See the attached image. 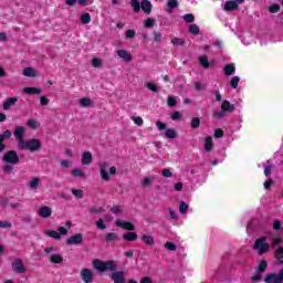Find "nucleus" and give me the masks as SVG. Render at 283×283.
Returning <instances> with one entry per match:
<instances>
[{"label":"nucleus","mask_w":283,"mask_h":283,"mask_svg":"<svg viewBox=\"0 0 283 283\" xmlns=\"http://www.w3.org/2000/svg\"><path fill=\"white\" fill-rule=\"evenodd\" d=\"M17 149L20 151L36 154V151H41V149H43V144H41V139L39 138H29L22 140L21 144H17Z\"/></svg>","instance_id":"obj_1"},{"label":"nucleus","mask_w":283,"mask_h":283,"mask_svg":"<svg viewBox=\"0 0 283 283\" xmlns=\"http://www.w3.org/2000/svg\"><path fill=\"white\" fill-rule=\"evenodd\" d=\"M99 176L105 182L112 180V176H116V167L111 166L107 163L99 164Z\"/></svg>","instance_id":"obj_2"},{"label":"nucleus","mask_w":283,"mask_h":283,"mask_svg":"<svg viewBox=\"0 0 283 283\" xmlns=\"http://www.w3.org/2000/svg\"><path fill=\"white\" fill-rule=\"evenodd\" d=\"M93 268L99 273H105V271H116V262L93 260Z\"/></svg>","instance_id":"obj_3"},{"label":"nucleus","mask_w":283,"mask_h":283,"mask_svg":"<svg viewBox=\"0 0 283 283\" xmlns=\"http://www.w3.org/2000/svg\"><path fill=\"white\" fill-rule=\"evenodd\" d=\"M1 160L4 165H19L20 158L17 150H8L2 155Z\"/></svg>","instance_id":"obj_4"},{"label":"nucleus","mask_w":283,"mask_h":283,"mask_svg":"<svg viewBox=\"0 0 283 283\" xmlns=\"http://www.w3.org/2000/svg\"><path fill=\"white\" fill-rule=\"evenodd\" d=\"M271 249V245L266 243V238L262 237L258 239L253 245V250L258 251L259 255H264Z\"/></svg>","instance_id":"obj_5"},{"label":"nucleus","mask_w":283,"mask_h":283,"mask_svg":"<svg viewBox=\"0 0 283 283\" xmlns=\"http://www.w3.org/2000/svg\"><path fill=\"white\" fill-rule=\"evenodd\" d=\"M265 283H283V268L279 270V273L270 272L264 277Z\"/></svg>","instance_id":"obj_6"},{"label":"nucleus","mask_w":283,"mask_h":283,"mask_svg":"<svg viewBox=\"0 0 283 283\" xmlns=\"http://www.w3.org/2000/svg\"><path fill=\"white\" fill-rule=\"evenodd\" d=\"M11 269L15 272V273H25L28 271V269L25 268V264H23V260L21 259H15L12 263H11Z\"/></svg>","instance_id":"obj_7"},{"label":"nucleus","mask_w":283,"mask_h":283,"mask_svg":"<svg viewBox=\"0 0 283 283\" xmlns=\"http://www.w3.org/2000/svg\"><path fill=\"white\" fill-rule=\"evenodd\" d=\"M25 127L24 126H17L15 129L13 130V136L18 143V145H21L22 140H25Z\"/></svg>","instance_id":"obj_8"},{"label":"nucleus","mask_w":283,"mask_h":283,"mask_svg":"<svg viewBox=\"0 0 283 283\" xmlns=\"http://www.w3.org/2000/svg\"><path fill=\"white\" fill-rule=\"evenodd\" d=\"M65 242L69 247H74L76 244H83V234L75 233V234L69 237Z\"/></svg>","instance_id":"obj_9"},{"label":"nucleus","mask_w":283,"mask_h":283,"mask_svg":"<svg viewBox=\"0 0 283 283\" xmlns=\"http://www.w3.org/2000/svg\"><path fill=\"white\" fill-rule=\"evenodd\" d=\"M244 3V0H228L224 4L226 12H233V10H238L239 6Z\"/></svg>","instance_id":"obj_10"},{"label":"nucleus","mask_w":283,"mask_h":283,"mask_svg":"<svg viewBox=\"0 0 283 283\" xmlns=\"http://www.w3.org/2000/svg\"><path fill=\"white\" fill-rule=\"evenodd\" d=\"M115 227H119V229H125L126 231H134L136 229V226H134V223L122 219H117L115 221Z\"/></svg>","instance_id":"obj_11"},{"label":"nucleus","mask_w":283,"mask_h":283,"mask_svg":"<svg viewBox=\"0 0 283 283\" xmlns=\"http://www.w3.org/2000/svg\"><path fill=\"white\" fill-rule=\"evenodd\" d=\"M117 56H118V59L124 61V63H132V60L134 59V56L132 55V52H129L125 49L118 50Z\"/></svg>","instance_id":"obj_12"},{"label":"nucleus","mask_w":283,"mask_h":283,"mask_svg":"<svg viewBox=\"0 0 283 283\" xmlns=\"http://www.w3.org/2000/svg\"><path fill=\"white\" fill-rule=\"evenodd\" d=\"M81 277L85 283H93L94 282V272L90 269H83L81 271Z\"/></svg>","instance_id":"obj_13"},{"label":"nucleus","mask_w":283,"mask_h":283,"mask_svg":"<svg viewBox=\"0 0 283 283\" xmlns=\"http://www.w3.org/2000/svg\"><path fill=\"white\" fill-rule=\"evenodd\" d=\"M38 216L44 219L52 218V209L50 206H42L38 209Z\"/></svg>","instance_id":"obj_14"},{"label":"nucleus","mask_w":283,"mask_h":283,"mask_svg":"<svg viewBox=\"0 0 283 283\" xmlns=\"http://www.w3.org/2000/svg\"><path fill=\"white\" fill-rule=\"evenodd\" d=\"M12 138V132L10 129H7L2 135L0 134V154L2 151H6V139Z\"/></svg>","instance_id":"obj_15"},{"label":"nucleus","mask_w":283,"mask_h":283,"mask_svg":"<svg viewBox=\"0 0 283 283\" xmlns=\"http://www.w3.org/2000/svg\"><path fill=\"white\" fill-rule=\"evenodd\" d=\"M92 160H94V156H92L91 151H84L82 154L81 163H82L83 167H87V166L92 165Z\"/></svg>","instance_id":"obj_16"},{"label":"nucleus","mask_w":283,"mask_h":283,"mask_svg":"<svg viewBox=\"0 0 283 283\" xmlns=\"http://www.w3.org/2000/svg\"><path fill=\"white\" fill-rule=\"evenodd\" d=\"M140 240L144 244H146V247H154V244H156V240L149 233L142 234Z\"/></svg>","instance_id":"obj_17"},{"label":"nucleus","mask_w":283,"mask_h":283,"mask_svg":"<svg viewBox=\"0 0 283 283\" xmlns=\"http://www.w3.org/2000/svg\"><path fill=\"white\" fill-rule=\"evenodd\" d=\"M22 74L29 78H36V76H39V71L34 67H24L22 70Z\"/></svg>","instance_id":"obj_18"},{"label":"nucleus","mask_w":283,"mask_h":283,"mask_svg":"<svg viewBox=\"0 0 283 283\" xmlns=\"http://www.w3.org/2000/svg\"><path fill=\"white\" fill-rule=\"evenodd\" d=\"M41 187V178L39 177H33L29 180V189L31 191H36Z\"/></svg>","instance_id":"obj_19"},{"label":"nucleus","mask_w":283,"mask_h":283,"mask_svg":"<svg viewBox=\"0 0 283 283\" xmlns=\"http://www.w3.org/2000/svg\"><path fill=\"white\" fill-rule=\"evenodd\" d=\"M19 102L18 97H9L3 102V109L6 112H8V109H10V107H13V105H17V103Z\"/></svg>","instance_id":"obj_20"},{"label":"nucleus","mask_w":283,"mask_h":283,"mask_svg":"<svg viewBox=\"0 0 283 283\" xmlns=\"http://www.w3.org/2000/svg\"><path fill=\"white\" fill-rule=\"evenodd\" d=\"M111 277L114 283H125V272H114Z\"/></svg>","instance_id":"obj_21"},{"label":"nucleus","mask_w":283,"mask_h":283,"mask_svg":"<svg viewBox=\"0 0 283 283\" xmlns=\"http://www.w3.org/2000/svg\"><path fill=\"white\" fill-rule=\"evenodd\" d=\"M140 8L145 14H151V8H154V6L149 0H143L140 2Z\"/></svg>","instance_id":"obj_22"},{"label":"nucleus","mask_w":283,"mask_h":283,"mask_svg":"<svg viewBox=\"0 0 283 283\" xmlns=\"http://www.w3.org/2000/svg\"><path fill=\"white\" fill-rule=\"evenodd\" d=\"M71 176H73V178H82V180H85V178H87V175L81 168H73L71 170Z\"/></svg>","instance_id":"obj_23"},{"label":"nucleus","mask_w":283,"mask_h":283,"mask_svg":"<svg viewBox=\"0 0 283 283\" xmlns=\"http://www.w3.org/2000/svg\"><path fill=\"white\" fill-rule=\"evenodd\" d=\"M49 262H51V264H63V255L53 253L49 256Z\"/></svg>","instance_id":"obj_24"},{"label":"nucleus","mask_w":283,"mask_h":283,"mask_svg":"<svg viewBox=\"0 0 283 283\" xmlns=\"http://www.w3.org/2000/svg\"><path fill=\"white\" fill-rule=\"evenodd\" d=\"M165 138H169L171 140L178 138V130L175 128H166L164 132Z\"/></svg>","instance_id":"obj_25"},{"label":"nucleus","mask_w":283,"mask_h":283,"mask_svg":"<svg viewBox=\"0 0 283 283\" xmlns=\"http://www.w3.org/2000/svg\"><path fill=\"white\" fill-rule=\"evenodd\" d=\"M22 92L23 94H28L29 96H34L41 94L42 90L39 87H24Z\"/></svg>","instance_id":"obj_26"},{"label":"nucleus","mask_w":283,"mask_h":283,"mask_svg":"<svg viewBox=\"0 0 283 283\" xmlns=\"http://www.w3.org/2000/svg\"><path fill=\"white\" fill-rule=\"evenodd\" d=\"M27 127H29V129H39L41 127V123H39V120L34 119V118H29L27 120Z\"/></svg>","instance_id":"obj_27"},{"label":"nucleus","mask_w":283,"mask_h":283,"mask_svg":"<svg viewBox=\"0 0 283 283\" xmlns=\"http://www.w3.org/2000/svg\"><path fill=\"white\" fill-rule=\"evenodd\" d=\"M221 111L224 112H234L235 111V106H233V104H231L229 101H223L221 104Z\"/></svg>","instance_id":"obj_28"},{"label":"nucleus","mask_w":283,"mask_h":283,"mask_svg":"<svg viewBox=\"0 0 283 283\" xmlns=\"http://www.w3.org/2000/svg\"><path fill=\"white\" fill-rule=\"evenodd\" d=\"M43 234L53 238V240H61V234L56 230H44Z\"/></svg>","instance_id":"obj_29"},{"label":"nucleus","mask_w":283,"mask_h":283,"mask_svg":"<svg viewBox=\"0 0 283 283\" xmlns=\"http://www.w3.org/2000/svg\"><path fill=\"white\" fill-rule=\"evenodd\" d=\"M80 107H92L94 102L90 97H83L78 99Z\"/></svg>","instance_id":"obj_30"},{"label":"nucleus","mask_w":283,"mask_h":283,"mask_svg":"<svg viewBox=\"0 0 283 283\" xmlns=\"http://www.w3.org/2000/svg\"><path fill=\"white\" fill-rule=\"evenodd\" d=\"M123 240H126L127 242H136L138 240V234L136 232H128L123 234Z\"/></svg>","instance_id":"obj_31"},{"label":"nucleus","mask_w":283,"mask_h":283,"mask_svg":"<svg viewBox=\"0 0 283 283\" xmlns=\"http://www.w3.org/2000/svg\"><path fill=\"white\" fill-rule=\"evenodd\" d=\"M120 239V235H118L117 233L115 232H108L106 233L105 235V241L106 242H116Z\"/></svg>","instance_id":"obj_32"},{"label":"nucleus","mask_w":283,"mask_h":283,"mask_svg":"<svg viewBox=\"0 0 283 283\" xmlns=\"http://www.w3.org/2000/svg\"><path fill=\"white\" fill-rule=\"evenodd\" d=\"M274 258L277 260L280 264H283V245L279 247L274 251Z\"/></svg>","instance_id":"obj_33"},{"label":"nucleus","mask_w":283,"mask_h":283,"mask_svg":"<svg viewBox=\"0 0 283 283\" xmlns=\"http://www.w3.org/2000/svg\"><path fill=\"white\" fill-rule=\"evenodd\" d=\"M154 180H156V177H144L142 179V187H144V189H147L148 187H151V182H154Z\"/></svg>","instance_id":"obj_34"},{"label":"nucleus","mask_w":283,"mask_h":283,"mask_svg":"<svg viewBox=\"0 0 283 283\" xmlns=\"http://www.w3.org/2000/svg\"><path fill=\"white\" fill-rule=\"evenodd\" d=\"M213 149V137L208 136L205 138V151H211Z\"/></svg>","instance_id":"obj_35"},{"label":"nucleus","mask_w":283,"mask_h":283,"mask_svg":"<svg viewBox=\"0 0 283 283\" xmlns=\"http://www.w3.org/2000/svg\"><path fill=\"white\" fill-rule=\"evenodd\" d=\"M269 268V263L265 260H261L256 266L259 273H264Z\"/></svg>","instance_id":"obj_36"},{"label":"nucleus","mask_w":283,"mask_h":283,"mask_svg":"<svg viewBox=\"0 0 283 283\" xmlns=\"http://www.w3.org/2000/svg\"><path fill=\"white\" fill-rule=\"evenodd\" d=\"M71 193L76 198L77 200H82L84 192L81 189L72 188Z\"/></svg>","instance_id":"obj_37"},{"label":"nucleus","mask_w":283,"mask_h":283,"mask_svg":"<svg viewBox=\"0 0 283 283\" xmlns=\"http://www.w3.org/2000/svg\"><path fill=\"white\" fill-rule=\"evenodd\" d=\"M80 20H81V23H83L84 25H87L92 22V15H90V13H83Z\"/></svg>","instance_id":"obj_38"},{"label":"nucleus","mask_w":283,"mask_h":283,"mask_svg":"<svg viewBox=\"0 0 283 283\" xmlns=\"http://www.w3.org/2000/svg\"><path fill=\"white\" fill-rule=\"evenodd\" d=\"M224 74H226L227 76H231V75L235 74V66H233V64H228V65H226V67H224Z\"/></svg>","instance_id":"obj_39"},{"label":"nucleus","mask_w":283,"mask_h":283,"mask_svg":"<svg viewBox=\"0 0 283 283\" xmlns=\"http://www.w3.org/2000/svg\"><path fill=\"white\" fill-rule=\"evenodd\" d=\"M199 63H200L201 67H205V70H208V67H209V59H207L206 55L199 56Z\"/></svg>","instance_id":"obj_40"},{"label":"nucleus","mask_w":283,"mask_h":283,"mask_svg":"<svg viewBox=\"0 0 283 283\" xmlns=\"http://www.w3.org/2000/svg\"><path fill=\"white\" fill-rule=\"evenodd\" d=\"M133 123H135L137 125V127H143L145 120L143 119V117L140 116H132L130 117Z\"/></svg>","instance_id":"obj_41"},{"label":"nucleus","mask_w":283,"mask_h":283,"mask_svg":"<svg viewBox=\"0 0 283 283\" xmlns=\"http://www.w3.org/2000/svg\"><path fill=\"white\" fill-rule=\"evenodd\" d=\"M171 44L175 45V46H182V45H185V39L172 38L171 39Z\"/></svg>","instance_id":"obj_42"},{"label":"nucleus","mask_w":283,"mask_h":283,"mask_svg":"<svg viewBox=\"0 0 283 283\" xmlns=\"http://www.w3.org/2000/svg\"><path fill=\"white\" fill-rule=\"evenodd\" d=\"M154 25H156V20L154 18H147L144 21V27L145 28H154Z\"/></svg>","instance_id":"obj_43"},{"label":"nucleus","mask_w":283,"mask_h":283,"mask_svg":"<svg viewBox=\"0 0 283 283\" xmlns=\"http://www.w3.org/2000/svg\"><path fill=\"white\" fill-rule=\"evenodd\" d=\"M168 6V12H172L174 8H178V0H168L167 2Z\"/></svg>","instance_id":"obj_44"},{"label":"nucleus","mask_w":283,"mask_h":283,"mask_svg":"<svg viewBox=\"0 0 283 283\" xmlns=\"http://www.w3.org/2000/svg\"><path fill=\"white\" fill-rule=\"evenodd\" d=\"M130 6H132L134 12H140V1L132 0Z\"/></svg>","instance_id":"obj_45"},{"label":"nucleus","mask_w":283,"mask_h":283,"mask_svg":"<svg viewBox=\"0 0 283 283\" xmlns=\"http://www.w3.org/2000/svg\"><path fill=\"white\" fill-rule=\"evenodd\" d=\"M190 127H191L192 129H198V127H200V118L193 117V118L191 119Z\"/></svg>","instance_id":"obj_46"},{"label":"nucleus","mask_w":283,"mask_h":283,"mask_svg":"<svg viewBox=\"0 0 283 283\" xmlns=\"http://www.w3.org/2000/svg\"><path fill=\"white\" fill-rule=\"evenodd\" d=\"M280 10H281L280 4H271V6L269 7V12H270L271 14H275V13L280 12Z\"/></svg>","instance_id":"obj_47"},{"label":"nucleus","mask_w":283,"mask_h":283,"mask_svg":"<svg viewBox=\"0 0 283 283\" xmlns=\"http://www.w3.org/2000/svg\"><path fill=\"white\" fill-rule=\"evenodd\" d=\"M155 125H156L158 132H166V129H167V124H165V123H163L160 120H157L155 123Z\"/></svg>","instance_id":"obj_48"},{"label":"nucleus","mask_w":283,"mask_h":283,"mask_svg":"<svg viewBox=\"0 0 283 283\" xmlns=\"http://www.w3.org/2000/svg\"><path fill=\"white\" fill-rule=\"evenodd\" d=\"M2 171L4 174H12V171H14V167H12V164H7L2 167Z\"/></svg>","instance_id":"obj_49"},{"label":"nucleus","mask_w":283,"mask_h":283,"mask_svg":"<svg viewBox=\"0 0 283 283\" xmlns=\"http://www.w3.org/2000/svg\"><path fill=\"white\" fill-rule=\"evenodd\" d=\"M96 227L97 229H99L101 231H104V229H107V226L105 224V221L103 219H98L96 221Z\"/></svg>","instance_id":"obj_50"},{"label":"nucleus","mask_w":283,"mask_h":283,"mask_svg":"<svg viewBox=\"0 0 283 283\" xmlns=\"http://www.w3.org/2000/svg\"><path fill=\"white\" fill-rule=\"evenodd\" d=\"M184 21H186V23H193V21H196V17L191 13H187L184 15Z\"/></svg>","instance_id":"obj_51"},{"label":"nucleus","mask_w":283,"mask_h":283,"mask_svg":"<svg viewBox=\"0 0 283 283\" xmlns=\"http://www.w3.org/2000/svg\"><path fill=\"white\" fill-rule=\"evenodd\" d=\"M92 65L94 67H103V60L95 57L92 60Z\"/></svg>","instance_id":"obj_52"},{"label":"nucleus","mask_w":283,"mask_h":283,"mask_svg":"<svg viewBox=\"0 0 283 283\" xmlns=\"http://www.w3.org/2000/svg\"><path fill=\"white\" fill-rule=\"evenodd\" d=\"M179 211H180V213L186 214L187 211H189V206L185 201H182L180 203Z\"/></svg>","instance_id":"obj_53"},{"label":"nucleus","mask_w":283,"mask_h":283,"mask_svg":"<svg viewBox=\"0 0 283 283\" xmlns=\"http://www.w3.org/2000/svg\"><path fill=\"white\" fill-rule=\"evenodd\" d=\"M189 32L190 34H200V28H198L196 24H191L189 27Z\"/></svg>","instance_id":"obj_54"},{"label":"nucleus","mask_w":283,"mask_h":283,"mask_svg":"<svg viewBox=\"0 0 283 283\" xmlns=\"http://www.w3.org/2000/svg\"><path fill=\"white\" fill-rule=\"evenodd\" d=\"M61 167H63L64 169H70V167H72V161L67 160V159H62L60 161Z\"/></svg>","instance_id":"obj_55"},{"label":"nucleus","mask_w":283,"mask_h":283,"mask_svg":"<svg viewBox=\"0 0 283 283\" xmlns=\"http://www.w3.org/2000/svg\"><path fill=\"white\" fill-rule=\"evenodd\" d=\"M0 229H12V223L10 221H0Z\"/></svg>","instance_id":"obj_56"},{"label":"nucleus","mask_w":283,"mask_h":283,"mask_svg":"<svg viewBox=\"0 0 283 283\" xmlns=\"http://www.w3.org/2000/svg\"><path fill=\"white\" fill-rule=\"evenodd\" d=\"M146 87H148V90H150V92H158V86L153 82L146 83Z\"/></svg>","instance_id":"obj_57"},{"label":"nucleus","mask_w":283,"mask_h":283,"mask_svg":"<svg viewBox=\"0 0 283 283\" xmlns=\"http://www.w3.org/2000/svg\"><path fill=\"white\" fill-rule=\"evenodd\" d=\"M167 105H168V107H176V97H174V96H168V98H167Z\"/></svg>","instance_id":"obj_58"},{"label":"nucleus","mask_w":283,"mask_h":283,"mask_svg":"<svg viewBox=\"0 0 283 283\" xmlns=\"http://www.w3.org/2000/svg\"><path fill=\"white\" fill-rule=\"evenodd\" d=\"M240 83V77L234 76L232 77L231 82H230V86L233 87L235 90V87H238V84Z\"/></svg>","instance_id":"obj_59"},{"label":"nucleus","mask_w":283,"mask_h":283,"mask_svg":"<svg viewBox=\"0 0 283 283\" xmlns=\"http://www.w3.org/2000/svg\"><path fill=\"white\" fill-rule=\"evenodd\" d=\"M112 213H115V216H118V213H123V207L120 206H114L112 209H111Z\"/></svg>","instance_id":"obj_60"},{"label":"nucleus","mask_w":283,"mask_h":283,"mask_svg":"<svg viewBox=\"0 0 283 283\" xmlns=\"http://www.w3.org/2000/svg\"><path fill=\"white\" fill-rule=\"evenodd\" d=\"M77 3L83 7L92 6L94 3V0H77Z\"/></svg>","instance_id":"obj_61"},{"label":"nucleus","mask_w":283,"mask_h":283,"mask_svg":"<svg viewBox=\"0 0 283 283\" xmlns=\"http://www.w3.org/2000/svg\"><path fill=\"white\" fill-rule=\"evenodd\" d=\"M136 36V31L135 30H127L126 31V39H134Z\"/></svg>","instance_id":"obj_62"},{"label":"nucleus","mask_w":283,"mask_h":283,"mask_svg":"<svg viewBox=\"0 0 283 283\" xmlns=\"http://www.w3.org/2000/svg\"><path fill=\"white\" fill-rule=\"evenodd\" d=\"M180 118H182V113L180 112L172 113L171 120H180Z\"/></svg>","instance_id":"obj_63"},{"label":"nucleus","mask_w":283,"mask_h":283,"mask_svg":"<svg viewBox=\"0 0 283 283\" xmlns=\"http://www.w3.org/2000/svg\"><path fill=\"white\" fill-rule=\"evenodd\" d=\"M165 249H167L168 251H176V244H174L171 242H166Z\"/></svg>","instance_id":"obj_64"}]
</instances>
